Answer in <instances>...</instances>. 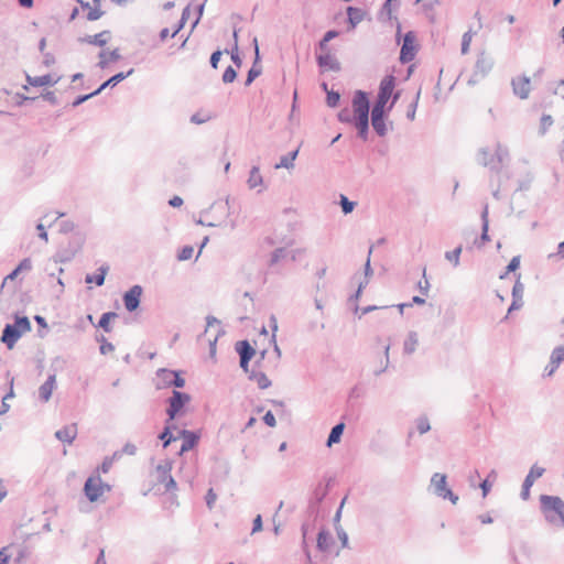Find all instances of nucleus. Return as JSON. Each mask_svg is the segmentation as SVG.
Wrapping results in <instances>:
<instances>
[{"mask_svg": "<svg viewBox=\"0 0 564 564\" xmlns=\"http://www.w3.org/2000/svg\"><path fill=\"white\" fill-rule=\"evenodd\" d=\"M318 66L324 70H333V72H339L340 70V63L338 59L329 54H321L316 57Z\"/></svg>", "mask_w": 564, "mask_h": 564, "instance_id": "14", "label": "nucleus"}, {"mask_svg": "<svg viewBox=\"0 0 564 564\" xmlns=\"http://www.w3.org/2000/svg\"><path fill=\"white\" fill-rule=\"evenodd\" d=\"M509 160V151L506 147L501 145L500 143L497 144L496 152H495V161L496 164H498L499 170L501 169V165Z\"/></svg>", "mask_w": 564, "mask_h": 564, "instance_id": "35", "label": "nucleus"}, {"mask_svg": "<svg viewBox=\"0 0 564 564\" xmlns=\"http://www.w3.org/2000/svg\"><path fill=\"white\" fill-rule=\"evenodd\" d=\"M205 499H206V505H207V507H208L209 509H212V508L214 507V503H215L216 499H217V495L214 492V490H213V489H209V490L207 491V494H206Z\"/></svg>", "mask_w": 564, "mask_h": 564, "instance_id": "63", "label": "nucleus"}, {"mask_svg": "<svg viewBox=\"0 0 564 564\" xmlns=\"http://www.w3.org/2000/svg\"><path fill=\"white\" fill-rule=\"evenodd\" d=\"M473 39V32L471 30H468L463 34L462 37V54H467L469 51V45Z\"/></svg>", "mask_w": 564, "mask_h": 564, "instance_id": "47", "label": "nucleus"}, {"mask_svg": "<svg viewBox=\"0 0 564 564\" xmlns=\"http://www.w3.org/2000/svg\"><path fill=\"white\" fill-rule=\"evenodd\" d=\"M389 351H390V344H388L384 347V351H383L384 359L380 361V367L373 371L375 376H380L388 369L389 364H390Z\"/></svg>", "mask_w": 564, "mask_h": 564, "instance_id": "41", "label": "nucleus"}, {"mask_svg": "<svg viewBox=\"0 0 564 564\" xmlns=\"http://www.w3.org/2000/svg\"><path fill=\"white\" fill-rule=\"evenodd\" d=\"M513 94L521 99H527L531 91L530 78L527 76H519L511 80Z\"/></svg>", "mask_w": 564, "mask_h": 564, "instance_id": "11", "label": "nucleus"}, {"mask_svg": "<svg viewBox=\"0 0 564 564\" xmlns=\"http://www.w3.org/2000/svg\"><path fill=\"white\" fill-rule=\"evenodd\" d=\"M340 99V95L337 91H327L326 102L328 107H337Z\"/></svg>", "mask_w": 564, "mask_h": 564, "instance_id": "52", "label": "nucleus"}, {"mask_svg": "<svg viewBox=\"0 0 564 564\" xmlns=\"http://www.w3.org/2000/svg\"><path fill=\"white\" fill-rule=\"evenodd\" d=\"M253 45H254L256 58H254V63H253L252 67L248 72L247 79L245 83L246 86H249L258 76H260V74L262 72L261 66L258 65V61H259L260 56H259V46H258L257 37L253 39Z\"/></svg>", "mask_w": 564, "mask_h": 564, "instance_id": "18", "label": "nucleus"}, {"mask_svg": "<svg viewBox=\"0 0 564 564\" xmlns=\"http://www.w3.org/2000/svg\"><path fill=\"white\" fill-rule=\"evenodd\" d=\"M173 380L172 386L175 388H183L185 386V379L181 377L180 372H175V375H172Z\"/></svg>", "mask_w": 564, "mask_h": 564, "instance_id": "62", "label": "nucleus"}, {"mask_svg": "<svg viewBox=\"0 0 564 564\" xmlns=\"http://www.w3.org/2000/svg\"><path fill=\"white\" fill-rule=\"evenodd\" d=\"M248 378L256 382L260 389H267L271 386V380L262 371L251 370Z\"/></svg>", "mask_w": 564, "mask_h": 564, "instance_id": "26", "label": "nucleus"}, {"mask_svg": "<svg viewBox=\"0 0 564 564\" xmlns=\"http://www.w3.org/2000/svg\"><path fill=\"white\" fill-rule=\"evenodd\" d=\"M333 543V536L329 532L321 530L317 535V547L319 551L326 552Z\"/></svg>", "mask_w": 564, "mask_h": 564, "instance_id": "32", "label": "nucleus"}, {"mask_svg": "<svg viewBox=\"0 0 564 564\" xmlns=\"http://www.w3.org/2000/svg\"><path fill=\"white\" fill-rule=\"evenodd\" d=\"M108 269L109 268L107 265H101L98 269V273L97 274H95V275L87 274L86 278H85V282L86 283L95 282L98 286L102 285L105 283V278H106V274L108 272Z\"/></svg>", "mask_w": 564, "mask_h": 564, "instance_id": "34", "label": "nucleus"}, {"mask_svg": "<svg viewBox=\"0 0 564 564\" xmlns=\"http://www.w3.org/2000/svg\"><path fill=\"white\" fill-rule=\"evenodd\" d=\"M492 66L494 61L487 56L486 53H480L477 57L475 70L469 83H477L479 79L484 78L491 70Z\"/></svg>", "mask_w": 564, "mask_h": 564, "instance_id": "7", "label": "nucleus"}, {"mask_svg": "<svg viewBox=\"0 0 564 564\" xmlns=\"http://www.w3.org/2000/svg\"><path fill=\"white\" fill-rule=\"evenodd\" d=\"M340 206L345 215L351 213L355 208V203L349 200L346 196L340 195Z\"/></svg>", "mask_w": 564, "mask_h": 564, "instance_id": "49", "label": "nucleus"}, {"mask_svg": "<svg viewBox=\"0 0 564 564\" xmlns=\"http://www.w3.org/2000/svg\"><path fill=\"white\" fill-rule=\"evenodd\" d=\"M189 401V394L177 390H173L172 395L169 399V408L166 409L169 421H173L178 414V412L182 410V408Z\"/></svg>", "mask_w": 564, "mask_h": 564, "instance_id": "6", "label": "nucleus"}, {"mask_svg": "<svg viewBox=\"0 0 564 564\" xmlns=\"http://www.w3.org/2000/svg\"><path fill=\"white\" fill-rule=\"evenodd\" d=\"M142 293V286L135 284L123 294V304L128 312H134L139 307Z\"/></svg>", "mask_w": 564, "mask_h": 564, "instance_id": "9", "label": "nucleus"}, {"mask_svg": "<svg viewBox=\"0 0 564 564\" xmlns=\"http://www.w3.org/2000/svg\"><path fill=\"white\" fill-rule=\"evenodd\" d=\"M194 248L192 246H184L177 254L180 261L189 260L193 256Z\"/></svg>", "mask_w": 564, "mask_h": 564, "instance_id": "51", "label": "nucleus"}, {"mask_svg": "<svg viewBox=\"0 0 564 564\" xmlns=\"http://www.w3.org/2000/svg\"><path fill=\"white\" fill-rule=\"evenodd\" d=\"M104 12L98 9V8H94V9H90L88 14H87V19L89 21H96L98 19H100L102 17Z\"/></svg>", "mask_w": 564, "mask_h": 564, "instance_id": "61", "label": "nucleus"}, {"mask_svg": "<svg viewBox=\"0 0 564 564\" xmlns=\"http://www.w3.org/2000/svg\"><path fill=\"white\" fill-rule=\"evenodd\" d=\"M520 274L517 275V281L514 282L513 284V288H512V297L514 299H523V293H524V285L521 283L520 281Z\"/></svg>", "mask_w": 564, "mask_h": 564, "instance_id": "44", "label": "nucleus"}, {"mask_svg": "<svg viewBox=\"0 0 564 564\" xmlns=\"http://www.w3.org/2000/svg\"><path fill=\"white\" fill-rule=\"evenodd\" d=\"M247 184L250 189H254V188L261 186V188L258 189V193H261L264 189L263 177L260 174V170L258 166H252V169L250 170L249 177L247 180Z\"/></svg>", "mask_w": 564, "mask_h": 564, "instance_id": "21", "label": "nucleus"}, {"mask_svg": "<svg viewBox=\"0 0 564 564\" xmlns=\"http://www.w3.org/2000/svg\"><path fill=\"white\" fill-rule=\"evenodd\" d=\"M540 508L551 525L557 529L564 528V501L561 497L541 495Z\"/></svg>", "mask_w": 564, "mask_h": 564, "instance_id": "2", "label": "nucleus"}, {"mask_svg": "<svg viewBox=\"0 0 564 564\" xmlns=\"http://www.w3.org/2000/svg\"><path fill=\"white\" fill-rule=\"evenodd\" d=\"M447 477L445 474L435 473L431 478V487L433 488V492L442 498V499H448L453 505H456L458 501V496L455 495L448 487H447Z\"/></svg>", "mask_w": 564, "mask_h": 564, "instance_id": "4", "label": "nucleus"}, {"mask_svg": "<svg viewBox=\"0 0 564 564\" xmlns=\"http://www.w3.org/2000/svg\"><path fill=\"white\" fill-rule=\"evenodd\" d=\"M106 52L105 51H101L99 53V62H98V67H100L101 69H105L107 68V66L109 65L110 62H116L118 59L121 58V55H120V52L118 48H115L112 50L109 55H108V58H106Z\"/></svg>", "mask_w": 564, "mask_h": 564, "instance_id": "28", "label": "nucleus"}, {"mask_svg": "<svg viewBox=\"0 0 564 564\" xmlns=\"http://www.w3.org/2000/svg\"><path fill=\"white\" fill-rule=\"evenodd\" d=\"M98 95V91H93L90 94H87V95H82V96H78L74 101H73V107H77L82 104H84L85 101L89 100L90 98L95 97Z\"/></svg>", "mask_w": 564, "mask_h": 564, "instance_id": "56", "label": "nucleus"}, {"mask_svg": "<svg viewBox=\"0 0 564 564\" xmlns=\"http://www.w3.org/2000/svg\"><path fill=\"white\" fill-rule=\"evenodd\" d=\"M263 422L270 426V427H274L276 425V421H275V417L273 415V413L271 411H268L264 415H263Z\"/></svg>", "mask_w": 564, "mask_h": 564, "instance_id": "64", "label": "nucleus"}, {"mask_svg": "<svg viewBox=\"0 0 564 564\" xmlns=\"http://www.w3.org/2000/svg\"><path fill=\"white\" fill-rule=\"evenodd\" d=\"M520 265V256L513 257L507 265V273L514 272Z\"/></svg>", "mask_w": 564, "mask_h": 564, "instance_id": "60", "label": "nucleus"}, {"mask_svg": "<svg viewBox=\"0 0 564 564\" xmlns=\"http://www.w3.org/2000/svg\"><path fill=\"white\" fill-rule=\"evenodd\" d=\"M236 351L239 354L240 358L252 359L256 354L253 347L249 344L248 340H241L236 344Z\"/></svg>", "mask_w": 564, "mask_h": 564, "instance_id": "31", "label": "nucleus"}, {"mask_svg": "<svg viewBox=\"0 0 564 564\" xmlns=\"http://www.w3.org/2000/svg\"><path fill=\"white\" fill-rule=\"evenodd\" d=\"M335 530H336L338 539L341 542V546L349 547L348 534L346 533V531L340 525H336Z\"/></svg>", "mask_w": 564, "mask_h": 564, "instance_id": "55", "label": "nucleus"}, {"mask_svg": "<svg viewBox=\"0 0 564 564\" xmlns=\"http://www.w3.org/2000/svg\"><path fill=\"white\" fill-rule=\"evenodd\" d=\"M21 334L31 330V323L26 316H15L14 324H12Z\"/></svg>", "mask_w": 564, "mask_h": 564, "instance_id": "37", "label": "nucleus"}, {"mask_svg": "<svg viewBox=\"0 0 564 564\" xmlns=\"http://www.w3.org/2000/svg\"><path fill=\"white\" fill-rule=\"evenodd\" d=\"M106 490L109 491L110 486L99 477H89L84 485L85 495L90 502L97 501Z\"/></svg>", "mask_w": 564, "mask_h": 564, "instance_id": "5", "label": "nucleus"}, {"mask_svg": "<svg viewBox=\"0 0 564 564\" xmlns=\"http://www.w3.org/2000/svg\"><path fill=\"white\" fill-rule=\"evenodd\" d=\"M97 340L101 343L99 347L100 354L106 355L115 350V346L111 343L107 341L102 335L100 336V338H97Z\"/></svg>", "mask_w": 564, "mask_h": 564, "instance_id": "53", "label": "nucleus"}, {"mask_svg": "<svg viewBox=\"0 0 564 564\" xmlns=\"http://www.w3.org/2000/svg\"><path fill=\"white\" fill-rule=\"evenodd\" d=\"M159 438L163 441V447H167L171 442L176 441V437H174L171 434V426L166 425L162 433L159 435Z\"/></svg>", "mask_w": 564, "mask_h": 564, "instance_id": "42", "label": "nucleus"}, {"mask_svg": "<svg viewBox=\"0 0 564 564\" xmlns=\"http://www.w3.org/2000/svg\"><path fill=\"white\" fill-rule=\"evenodd\" d=\"M176 371L169 370V369H159L156 372L159 382L156 384L158 389L166 388L172 386L173 377L172 375H175Z\"/></svg>", "mask_w": 564, "mask_h": 564, "instance_id": "27", "label": "nucleus"}, {"mask_svg": "<svg viewBox=\"0 0 564 564\" xmlns=\"http://www.w3.org/2000/svg\"><path fill=\"white\" fill-rule=\"evenodd\" d=\"M326 495H327V488L326 487L323 488L321 485L317 486V488L314 491V498L317 503H319L326 497Z\"/></svg>", "mask_w": 564, "mask_h": 564, "instance_id": "59", "label": "nucleus"}, {"mask_svg": "<svg viewBox=\"0 0 564 564\" xmlns=\"http://www.w3.org/2000/svg\"><path fill=\"white\" fill-rule=\"evenodd\" d=\"M488 225H489V221H488V205H485V207L482 209V213H481V229H482V232H481V237L480 238H481L482 242L489 240Z\"/></svg>", "mask_w": 564, "mask_h": 564, "instance_id": "38", "label": "nucleus"}, {"mask_svg": "<svg viewBox=\"0 0 564 564\" xmlns=\"http://www.w3.org/2000/svg\"><path fill=\"white\" fill-rule=\"evenodd\" d=\"M416 429L420 434H424L431 430L430 422L427 417L421 416L416 420Z\"/></svg>", "mask_w": 564, "mask_h": 564, "instance_id": "48", "label": "nucleus"}, {"mask_svg": "<svg viewBox=\"0 0 564 564\" xmlns=\"http://www.w3.org/2000/svg\"><path fill=\"white\" fill-rule=\"evenodd\" d=\"M26 82L29 85L34 87H42V86H54L57 84V79H53V77L50 74L42 75V76H30L26 75Z\"/></svg>", "mask_w": 564, "mask_h": 564, "instance_id": "19", "label": "nucleus"}, {"mask_svg": "<svg viewBox=\"0 0 564 564\" xmlns=\"http://www.w3.org/2000/svg\"><path fill=\"white\" fill-rule=\"evenodd\" d=\"M395 85V78L393 75H387L380 83L378 96L372 107V111H384V108L392 96Z\"/></svg>", "mask_w": 564, "mask_h": 564, "instance_id": "3", "label": "nucleus"}, {"mask_svg": "<svg viewBox=\"0 0 564 564\" xmlns=\"http://www.w3.org/2000/svg\"><path fill=\"white\" fill-rule=\"evenodd\" d=\"M286 256H288V250L285 248H276L271 254L270 264L271 265L276 264L279 261L284 259Z\"/></svg>", "mask_w": 564, "mask_h": 564, "instance_id": "43", "label": "nucleus"}, {"mask_svg": "<svg viewBox=\"0 0 564 564\" xmlns=\"http://www.w3.org/2000/svg\"><path fill=\"white\" fill-rule=\"evenodd\" d=\"M180 435L183 437V444L181 446V454L192 449L198 442V436L188 430H181Z\"/></svg>", "mask_w": 564, "mask_h": 564, "instance_id": "20", "label": "nucleus"}, {"mask_svg": "<svg viewBox=\"0 0 564 564\" xmlns=\"http://www.w3.org/2000/svg\"><path fill=\"white\" fill-rule=\"evenodd\" d=\"M348 22L351 29H355L365 18V11L360 8H347Z\"/></svg>", "mask_w": 564, "mask_h": 564, "instance_id": "25", "label": "nucleus"}, {"mask_svg": "<svg viewBox=\"0 0 564 564\" xmlns=\"http://www.w3.org/2000/svg\"><path fill=\"white\" fill-rule=\"evenodd\" d=\"M237 77V72L232 66H228L223 74V82L225 84L232 83Z\"/></svg>", "mask_w": 564, "mask_h": 564, "instance_id": "50", "label": "nucleus"}, {"mask_svg": "<svg viewBox=\"0 0 564 564\" xmlns=\"http://www.w3.org/2000/svg\"><path fill=\"white\" fill-rule=\"evenodd\" d=\"M371 124L379 137H384L388 132V128L384 121V111L381 112L371 110Z\"/></svg>", "mask_w": 564, "mask_h": 564, "instance_id": "16", "label": "nucleus"}, {"mask_svg": "<svg viewBox=\"0 0 564 564\" xmlns=\"http://www.w3.org/2000/svg\"><path fill=\"white\" fill-rule=\"evenodd\" d=\"M109 35H110L109 31H102L95 35H86L85 37L79 39V41L102 47L108 43Z\"/></svg>", "mask_w": 564, "mask_h": 564, "instance_id": "22", "label": "nucleus"}, {"mask_svg": "<svg viewBox=\"0 0 564 564\" xmlns=\"http://www.w3.org/2000/svg\"><path fill=\"white\" fill-rule=\"evenodd\" d=\"M552 124H553L552 116L543 115L541 118L540 133L544 134Z\"/></svg>", "mask_w": 564, "mask_h": 564, "instance_id": "54", "label": "nucleus"}, {"mask_svg": "<svg viewBox=\"0 0 564 564\" xmlns=\"http://www.w3.org/2000/svg\"><path fill=\"white\" fill-rule=\"evenodd\" d=\"M345 430V424L343 422L337 423L333 429L330 430V433L328 435L326 445L328 447L333 446L334 444H337L340 442L341 435Z\"/></svg>", "mask_w": 564, "mask_h": 564, "instance_id": "30", "label": "nucleus"}, {"mask_svg": "<svg viewBox=\"0 0 564 564\" xmlns=\"http://www.w3.org/2000/svg\"><path fill=\"white\" fill-rule=\"evenodd\" d=\"M55 436L63 443L72 444L77 436L76 424H69L56 431Z\"/></svg>", "mask_w": 564, "mask_h": 564, "instance_id": "17", "label": "nucleus"}, {"mask_svg": "<svg viewBox=\"0 0 564 564\" xmlns=\"http://www.w3.org/2000/svg\"><path fill=\"white\" fill-rule=\"evenodd\" d=\"M21 336V332L12 324H7L2 330L1 341L6 344L9 349H12Z\"/></svg>", "mask_w": 564, "mask_h": 564, "instance_id": "13", "label": "nucleus"}, {"mask_svg": "<svg viewBox=\"0 0 564 564\" xmlns=\"http://www.w3.org/2000/svg\"><path fill=\"white\" fill-rule=\"evenodd\" d=\"M299 149L290 152L286 155L280 158V162L274 165V169H286L291 170L294 167V161L297 158Z\"/></svg>", "mask_w": 564, "mask_h": 564, "instance_id": "29", "label": "nucleus"}, {"mask_svg": "<svg viewBox=\"0 0 564 564\" xmlns=\"http://www.w3.org/2000/svg\"><path fill=\"white\" fill-rule=\"evenodd\" d=\"M351 104L352 115L348 108H344L338 112V120L343 123H354L358 130V135L362 140H367L370 109L368 95L362 90L355 91Z\"/></svg>", "mask_w": 564, "mask_h": 564, "instance_id": "1", "label": "nucleus"}, {"mask_svg": "<svg viewBox=\"0 0 564 564\" xmlns=\"http://www.w3.org/2000/svg\"><path fill=\"white\" fill-rule=\"evenodd\" d=\"M419 345L417 334L415 332H410L408 334L406 339L403 343V352L406 355H411L415 351Z\"/></svg>", "mask_w": 564, "mask_h": 564, "instance_id": "33", "label": "nucleus"}, {"mask_svg": "<svg viewBox=\"0 0 564 564\" xmlns=\"http://www.w3.org/2000/svg\"><path fill=\"white\" fill-rule=\"evenodd\" d=\"M478 163L489 167L492 171H499L498 164H496L495 155H491L487 149H481L478 154Z\"/></svg>", "mask_w": 564, "mask_h": 564, "instance_id": "24", "label": "nucleus"}, {"mask_svg": "<svg viewBox=\"0 0 564 564\" xmlns=\"http://www.w3.org/2000/svg\"><path fill=\"white\" fill-rule=\"evenodd\" d=\"M463 251V247L462 246H458L456 247L454 250L452 251H446L445 252V259L449 262H452V264L456 268L459 265V259H460V253Z\"/></svg>", "mask_w": 564, "mask_h": 564, "instance_id": "39", "label": "nucleus"}, {"mask_svg": "<svg viewBox=\"0 0 564 564\" xmlns=\"http://www.w3.org/2000/svg\"><path fill=\"white\" fill-rule=\"evenodd\" d=\"M399 7L400 0H386L379 12V20L391 21L392 19H394L395 21H398L397 17L393 15V12L397 11Z\"/></svg>", "mask_w": 564, "mask_h": 564, "instance_id": "15", "label": "nucleus"}, {"mask_svg": "<svg viewBox=\"0 0 564 564\" xmlns=\"http://www.w3.org/2000/svg\"><path fill=\"white\" fill-rule=\"evenodd\" d=\"M415 34L412 31L405 33L400 52V61L409 63L415 57Z\"/></svg>", "mask_w": 564, "mask_h": 564, "instance_id": "8", "label": "nucleus"}, {"mask_svg": "<svg viewBox=\"0 0 564 564\" xmlns=\"http://www.w3.org/2000/svg\"><path fill=\"white\" fill-rule=\"evenodd\" d=\"M420 95H421V90H419L416 93V96L414 98V100L410 104L409 106V109L406 111V118L409 120H414L415 118V112H416V108H417V102H419V99H420Z\"/></svg>", "mask_w": 564, "mask_h": 564, "instance_id": "45", "label": "nucleus"}, {"mask_svg": "<svg viewBox=\"0 0 564 564\" xmlns=\"http://www.w3.org/2000/svg\"><path fill=\"white\" fill-rule=\"evenodd\" d=\"M118 317L115 312L104 313L98 322V327L102 328L106 333L111 332L110 321Z\"/></svg>", "mask_w": 564, "mask_h": 564, "instance_id": "36", "label": "nucleus"}, {"mask_svg": "<svg viewBox=\"0 0 564 564\" xmlns=\"http://www.w3.org/2000/svg\"><path fill=\"white\" fill-rule=\"evenodd\" d=\"M551 359H553V364H557L560 366L561 362L564 361V346L554 348L551 354Z\"/></svg>", "mask_w": 564, "mask_h": 564, "instance_id": "46", "label": "nucleus"}, {"mask_svg": "<svg viewBox=\"0 0 564 564\" xmlns=\"http://www.w3.org/2000/svg\"><path fill=\"white\" fill-rule=\"evenodd\" d=\"M231 59L232 62L237 65V67H240L241 64H242V61L239 56V51H238V43H234V46L231 48Z\"/></svg>", "mask_w": 564, "mask_h": 564, "instance_id": "58", "label": "nucleus"}, {"mask_svg": "<svg viewBox=\"0 0 564 564\" xmlns=\"http://www.w3.org/2000/svg\"><path fill=\"white\" fill-rule=\"evenodd\" d=\"M75 229V224L72 220H63L59 224V231L63 234H68Z\"/></svg>", "mask_w": 564, "mask_h": 564, "instance_id": "57", "label": "nucleus"}, {"mask_svg": "<svg viewBox=\"0 0 564 564\" xmlns=\"http://www.w3.org/2000/svg\"><path fill=\"white\" fill-rule=\"evenodd\" d=\"M156 473H158L159 482L165 484L167 481L169 477H171V465L170 464L159 465L156 467Z\"/></svg>", "mask_w": 564, "mask_h": 564, "instance_id": "40", "label": "nucleus"}, {"mask_svg": "<svg viewBox=\"0 0 564 564\" xmlns=\"http://www.w3.org/2000/svg\"><path fill=\"white\" fill-rule=\"evenodd\" d=\"M545 469L543 467H539L536 465H533L529 471V474L525 476L524 481L522 484V489L520 497L523 500H528L530 498V489L533 486L534 481L542 477Z\"/></svg>", "mask_w": 564, "mask_h": 564, "instance_id": "10", "label": "nucleus"}, {"mask_svg": "<svg viewBox=\"0 0 564 564\" xmlns=\"http://www.w3.org/2000/svg\"><path fill=\"white\" fill-rule=\"evenodd\" d=\"M56 389V375L52 373L39 388V399L46 403L50 401L53 391Z\"/></svg>", "mask_w": 564, "mask_h": 564, "instance_id": "12", "label": "nucleus"}, {"mask_svg": "<svg viewBox=\"0 0 564 564\" xmlns=\"http://www.w3.org/2000/svg\"><path fill=\"white\" fill-rule=\"evenodd\" d=\"M133 68H130L127 73L120 72L113 76H111L108 80H106L104 84L99 86V88L96 89L98 91V95L106 89L107 87H115L119 83H121L123 79L132 75Z\"/></svg>", "mask_w": 564, "mask_h": 564, "instance_id": "23", "label": "nucleus"}]
</instances>
